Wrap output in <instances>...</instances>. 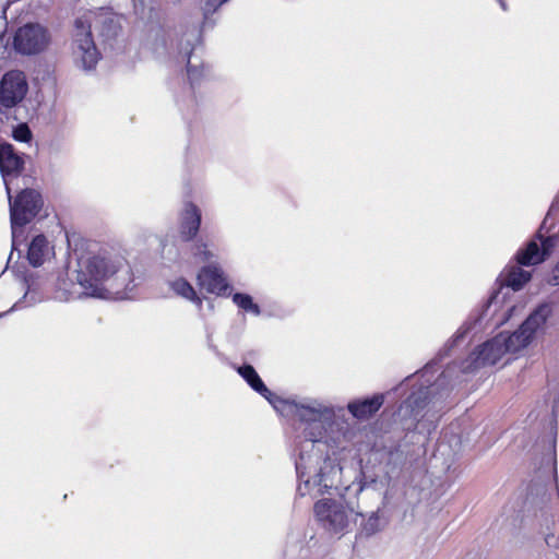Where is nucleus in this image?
Returning <instances> with one entry per match:
<instances>
[{"label":"nucleus","mask_w":559,"mask_h":559,"mask_svg":"<svg viewBox=\"0 0 559 559\" xmlns=\"http://www.w3.org/2000/svg\"><path fill=\"white\" fill-rule=\"evenodd\" d=\"M87 21L78 19L75 22V35L73 43V57L75 63L83 70L90 71L95 68L99 60V52L94 44L91 33V24Z\"/></svg>","instance_id":"7"},{"label":"nucleus","mask_w":559,"mask_h":559,"mask_svg":"<svg viewBox=\"0 0 559 559\" xmlns=\"http://www.w3.org/2000/svg\"><path fill=\"white\" fill-rule=\"evenodd\" d=\"M500 5H501L502 10H507L504 1L500 0Z\"/></svg>","instance_id":"29"},{"label":"nucleus","mask_w":559,"mask_h":559,"mask_svg":"<svg viewBox=\"0 0 559 559\" xmlns=\"http://www.w3.org/2000/svg\"><path fill=\"white\" fill-rule=\"evenodd\" d=\"M103 21H104V22H107V21L112 22V17H110V16H105Z\"/></svg>","instance_id":"30"},{"label":"nucleus","mask_w":559,"mask_h":559,"mask_svg":"<svg viewBox=\"0 0 559 559\" xmlns=\"http://www.w3.org/2000/svg\"><path fill=\"white\" fill-rule=\"evenodd\" d=\"M237 372L252 390L265 397L276 412L297 420L298 437L301 439L296 460L298 493L316 498L335 488L341 467L330 459H322L313 450L317 444L334 448L347 440L349 429L344 408L311 396L278 397L266 388L251 365L238 367Z\"/></svg>","instance_id":"1"},{"label":"nucleus","mask_w":559,"mask_h":559,"mask_svg":"<svg viewBox=\"0 0 559 559\" xmlns=\"http://www.w3.org/2000/svg\"><path fill=\"white\" fill-rule=\"evenodd\" d=\"M548 282L551 285H559V263L552 269Z\"/></svg>","instance_id":"26"},{"label":"nucleus","mask_w":559,"mask_h":559,"mask_svg":"<svg viewBox=\"0 0 559 559\" xmlns=\"http://www.w3.org/2000/svg\"><path fill=\"white\" fill-rule=\"evenodd\" d=\"M514 310H515V307H511V308H509V309H508V317H506L502 321H500V322H499V324H501V323H503L504 321H507V320L511 317V314H512V312H513Z\"/></svg>","instance_id":"28"},{"label":"nucleus","mask_w":559,"mask_h":559,"mask_svg":"<svg viewBox=\"0 0 559 559\" xmlns=\"http://www.w3.org/2000/svg\"><path fill=\"white\" fill-rule=\"evenodd\" d=\"M314 514L322 527L331 533H343L353 520L343 500L322 499L314 504Z\"/></svg>","instance_id":"6"},{"label":"nucleus","mask_w":559,"mask_h":559,"mask_svg":"<svg viewBox=\"0 0 559 559\" xmlns=\"http://www.w3.org/2000/svg\"><path fill=\"white\" fill-rule=\"evenodd\" d=\"M436 384L430 386H421L418 391L413 392L408 399L402 404L400 413L403 416L409 415L418 425L427 419L433 424L439 413L442 412V395L436 396Z\"/></svg>","instance_id":"5"},{"label":"nucleus","mask_w":559,"mask_h":559,"mask_svg":"<svg viewBox=\"0 0 559 559\" xmlns=\"http://www.w3.org/2000/svg\"><path fill=\"white\" fill-rule=\"evenodd\" d=\"M28 93L26 74L21 70H10L0 80V105L7 109L19 106Z\"/></svg>","instance_id":"8"},{"label":"nucleus","mask_w":559,"mask_h":559,"mask_svg":"<svg viewBox=\"0 0 559 559\" xmlns=\"http://www.w3.org/2000/svg\"><path fill=\"white\" fill-rule=\"evenodd\" d=\"M76 278L85 296L117 299L133 297L134 280L127 260L109 249H99L82 255L78 262Z\"/></svg>","instance_id":"2"},{"label":"nucleus","mask_w":559,"mask_h":559,"mask_svg":"<svg viewBox=\"0 0 559 559\" xmlns=\"http://www.w3.org/2000/svg\"><path fill=\"white\" fill-rule=\"evenodd\" d=\"M492 300L488 304L487 309H489L492 306Z\"/></svg>","instance_id":"32"},{"label":"nucleus","mask_w":559,"mask_h":559,"mask_svg":"<svg viewBox=\"0 0 559 559\" xmlns=\"http://www.w3.org/2000/svg\"><path fill=\"white\" fill-rule=\"evenodd\" d=\"M198 286L217 297H230L233 286L222 266L214 262L202 266L197 274Z\"/></svg>","instance_id":"10"},{"label":"nucleus","mask_w":559,"mask_h":559,"mask_svg":"<svg viewBox=\"0 0 559 559\" xmlns=\"http://www.w3.org/2000/svg\"><path fill=\"white\" fill-rule=\"evenodd\" d=\"M13 309H17L16 307H12V309H9V312H12Z\"/></svg>","instance_id":"33"},{"label":"nucleus","mask_w":559,"mask_h":559,"mask_svg":"<svg viewBox=\"0 0 559 559\" xmlns=\"http://www.w3.org/2000/svg\"><path fill=\"white\" fill-rule=\"evenodd\" d=\"M469 325L468 323H465L463 324L455 333L454 335V338H453V343H457L459 341L463 340L465 337V335L467 334V332L469 331Z\"/></svg>","instance_id":"25"},{"label":"nucleus","mask_w":559,"mask_h":559,"mask_svg":"<svg viewBox=\"0 0 559 559\" xmlns=\"http://www.w3.org/2000/svg\"><path fill=\"white\" fill-rule=\"evenodd\" d=\"M192 262L195 264L210 262L215 258V253L210 250L209 245L204 241H195L190 247Z\"/></svg>","instance_id":"21"},{"label":"nucleus","mask_w":559,"mask_h":559,"mask_svg":"<svg viewBox=\"0 0 559 559\" xmlns=\"http://www.w3.org/2000/svg\"><path fill=\"white\" fill-rule=\"evenodd\" d=\"M24 166L23 158L17 155L10 143H0V171L5 185L7 193L10 195V177L17 176Z\"/></svg>","instance_id":"14"},{"label":"nucleus","mask_w":559,"mask_h":559,"mask_svg":"<svg viewBox=\"0 0 559 559\" xmlns=\"http://www.w3.org/2000/svg\"><path fill=\"white\" fill-rule=\"evenodd\" d=\"M538 240H532L524 249H521L516 259L521 265H534L543 262L547 255L550 254L552 248L556 246V238L552 236L543 237L538 235Z\"/></svg>","instance_id":"12"},{"label":"nucleus","mask_w":559,"mask_h":559,"mask_svg":"<svg viewBox=\"0 0 559 559\" xmlns=\"http://www.w3.org/2000/svg\"><path fill=\"white\" fill-rule=\"evenodd\" d=\"M10 202V216L12 228V246L17 249L19 237L22 236V228L31 223L38 214L43 206V200L39 192L33 189H25L12 201L11 194Z\"/></svg>","instance_id":"4"},{"label":"nucleus","mask_w":559,"mask_h":559,"mask_svg":"<svg viewBox=\"0 0 559 559\" xmlns=\"http://www.w3.org/2000/svg\"><path fill=\"white\" fill-rule=\"evenodd\" d=\"M49 286L50 282L46 275L39 272L29 273L23 282L25 293L14 307H32L44 301L49 297Z\"/></svg>","instance_id":"11"},{"label":"nucleus","mask_w":559,"mask_h":559,"mask_svg":"<svg viewBox=\"0 0 559 559\" xmlns=\"http://www.w3.org/2000/svg\"><path fill=\"white\" fill-rule=\"evenodd\" d=\"M454 367H449L440 377V379L438 380V382L441 384L443 383V380L447 379L448 377H450V374L452 373V370H453Z\"/></svg>","instance_id":"27"},{"label":"nucleus","mask_w":559,"mask_h":559,"mask_svg":"<svg viewBox=\"0 0 559 559\" xmlns=\"http://www.w3.org/2000/svg\"><path fill=\"white\" fill-rule=\"evenodd\" d=\"M53 255V246L45 235L40 234L33 237L27 249V260L33 266L43 265Z\"/></svg>","instance_id":"15"},{"label":"nucleus","mask_w":559,"mask_h":559,"mask_svg":"<svg viewBox=\"0 0 559 559\" xmlns=\"http://www.w3.org/2000/svg\"><path fill=\"white\" fill-rule=\"evenodd\" d=\"M202 213L191 201L183 203L179 213V235L183 241H191L200 230Z\"/></svg>","instance_id":"13"},{"label":"nucleus","mask_w":559,"mask_h":559,"mask_svg":"<svg viewBox=\"0 0 559 559\" xmlns=\"http://www.w3.org/2000/svg\"><path fill=\"white\" fill-rule=\"evenodd\" d=\"M192 48L190 47V40H187V45L180 49V53L183 55V58H187V73L191 84H194L202 76L203 69L201 64L193 63L192 58Z\"/></svg>","instance_id":"20"},{"label":"nucleus","mask_w":559,"mask_h":559,"mask_svg":"<svg viewBox=\"0 0 559 559\" xmlns=\"http://www.w3.org/2000/svg\"><path fill=\"white\" fill-rule=\"evenodd\" d=\"M233 302L241 310L252 313L253 316H260L261 309L258 304L253 301V298L243 293H231L230 295Z\"/></svg>","instance_id":"22"},{"label":"nucleus","mask_w":559,"mask_h":559,"mask_svg":"<svg viewBox=\"0 0 559 559\" xmlns=\"http://www.w3.org/2000/svg\"><path fill=\"white\" fill-rule=\"evenodd\" d=\"M383 395L378 394L365 400H357L348 403V412L357 419H367L376 414L382 406Z\"/></svg>","instance_id":"17"},{"label":"nucleus","mask_w":559,"mask_h":559,"mask_svg":"<svg viewBox=\"0 0 559 559\" xmlns=\"http://www.w3.org/2000/svg\"><path fill=\"white\" fill-rule=\"evenodd\" d=\"M169 287L177 296L195 305L199 311L201 310L204 300L207 301V306L211 310L214 309L213 300L199 295L194 287L183 277H179L170 282Z\"/></svg>","instance_id":"16"},{"label":"nucleus","mask_w":559,"mask_h":559,"mask_svg":"<svg viewBox=\"0 0 559 559\" xmlns=\"http://www.w3.org/2000/svg\"><path fill=\"white\" fill-rule=\"evenodd\" d=\"M531 280V273L519 266H511L506 274V283L514 290L521 289Z\"/></svg>","instance_id":"19"},{"label":"nucleus","mask_w":559,"mask_h":559,"mask_svg":"<svg viewBox=\"0 0 559 559\" xmlns=\"http://www.w3.org/2000/svg\"><path fill=\"white\" fill-rule=\"evenodd\" d=\"M552 312L549 304L539 305L512 334L499 333L479 345L461 362L463 373L473 372L481 367L496 365L507 354L518 353L527 347L536 334L544 330Z\"/></svg>","instance_id":"3"},{"label":"nucleus","mask_w":559,"mask_h":559,"mask_svg":"<svg viewBox=\"0 0 559 559\" xmlns=\"http://www.w3.org/2000/svg\"><path fill=\"white\" fill-rule=\"evenodd\" d=\"M50 36L47 29L37 23H29L20 27L14 36V48L23 55H35L45 50L49 45Z\"/></svg>","instance_id":"9"},{"label":"nucleus","mask_w":559,"mask_h":559,"mask_svg":"<svg viewBox=\"0 0 559 559\" xmlns=\"http://www.w3.org/2000/svg\"><path fill=\"white\" fill-rule=\"evenodd\" d=\"M13 138L20 142H27L32 138V133L26 123H21L13 130Z\"/></svg>","instance_id":"24"},{"label":"nucleus","mask_w":559,"mask_h":559,"mask_svg":"<svg viewBox=\"0 0 559 559\" xmlns=\"http://www.w3.org/2000/svg\"><path fill=\"white\" fill-rule=\"evenodd\" d=\"M380 528H381V525H380L379 516L377 515L376 512H371L369 518L367 519V521L364 523L362 531L367 535H372V534L377 533L378 531H380Z\"/></svg>","instance_id":"23"},{"label":"nucleus","mask_w":559,"mask_h":559,"mask_svg":"<svg viewBox=\"0 0 559 559\" xmlns=\"http://www.w3.org/2000/svg\"><path fill=\"white\" fill-rule=\"evenodd\" d=\"M549 461H554V453H550Z\"/></svg>","instance_id":"31"},{"label":"nucleus","mask_w":559,"mask_h":559,"mask_svg":"<svg viewBox=\"0 0 559 559\" xmlns=\"http://www.w3.org/2000/svg\"><path fill=\"white\" fill-rule=\"evenodd\" d=\"M81 296H85V294L83 293V288L79 285L78 278L75 277V281H73L68 272L59 274L53 298L63 301Z\"/></svg>","instance_id":"18"},{"label":"nucleus","mask_w":559,"mask_h":559,"mask_svg":"<svg viewBox=\"0 0 559 559\" xmlns=\"http://www.w3.org/2000/svg\"><path fill=\"white\" fill-rule=\"evenodd\" d=\"M4 313H0V318L3 316Z\"/></svg>","instance_id":"34"}]
</instances>
